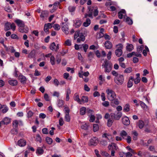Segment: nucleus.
Returning <instances> with one entry per match:
<instances>
[{
	"mask_svg": "<svg viewBox=\"0 0 157 157\" xmlns=\"http://www.w3.org/2000/svg\"><path fill=\"white\" fill-rule=\"evenodd\" d=\"M106 92L107 94L108 98L110 101H113L116 98V94L113 90H111L107 89L106 90Z\"/></svg>",
	"mask_w": 157,
	"mask_h": 157,
	"instance_id": "f257e3e1",
	"label": "nucleus"
},
{
	"mask_svg": "<svg viewBox=\"0 0 157 157\" xmlns=\"http://www.w3.org/2000/svg\"><path fill=\"white\" fill-rule=\"evenodd\" d=\"M115 82L117 85H121L124 82V78L123 75H119L115 77L114 79Z\"/></svg>",
	"mask_w": 157,
	"mask_h": 157,
	"instance_id": "f03ea898",
	"label": "nucleus"
},
{
	"mask_svg": "<svg viewBox=\"0 0 157 157\" xmlns=\"http://www.w3.org/2000/svg\"><path fill=\"white\" fill-rule=\"evenodd\" d=\"M102 66L105 68V72H109L111 70L112 64L108 60H106L104 61Z\"/></svg>",
	"mask_w": 157,
	"mask_h": 157,
	"instance_id": "7ed1b4c3",
	"label": "nucleus"
},
{
	"mask_svg": "<svg viewBox=\"0 0 157 157\" xmlns=\"http://www.w3.org/2000/svg\"><path fill=\"white\" fill-rule=\"evenodd\" d=\"M122 116V113L121 112H116L110 113V117L113 120H119Z\"/></svg>",
	"mask_w": 157,
	"mask_h": 157,
	"instance_id": "20e7f679",
	"label": "nucleus"
},
{
	"mask_svg": "<svg viewBox=\"0 0 157 157\" xmlns=\"http://www.w3.org/2000/svg\"><path fill=\"white\" fill-rule=\"evenodd\" d=\"M5 30L7 31L10 29H11L13 31L15 29L16 26L14 23H11L9 22H7L5 24Z\"/></svg>",
	"mask_w": 157,
	"mask_h": 157,
	"instance_id": "39448f33",
	"label": "nucleus"
},
{
	"mask_svg": "<svg viewBox=\"0 0 157 157\" xmlns=\"http://www.w3.org/2000/svg\"><path fill=\"white\" fill-rule=\"evenodd\" d=\"M98 143V138L96 137H93L90 139L88 142L90 146H96Z\"/></svg>",
	"mask_w": 157,
	"mask_h": 157,
	"instance_id": "423d86ee",
	"label": "nucleus"
},
{
	"mask_svg": "<svg viewBox=\"0 0 157 157\" xmlns=\"http://www.w3.org/2000/svg\"><path fill=\"white\" fill-rule=\"evenodd\" d=\"M122 123L125 126H128L130 124V121L127 116H124L121 119Z\"/></svg>",
	"mask_w": 157,
	"mask_h": 157,
	"instance_id": "0eeeda50",
	"label": "nucleus"
},
{
	"mask_svg": "<svg viewBox=\"0 0 157 157\" xmlns=\"http://www.w3.org/2000/svg\"><path fill=\"white\" fill-rule=\"evenodd\" d=\"M59 44H57L56 45L55 42H53L50 44L49 48L52 51H57L59 48Z\"/></svg>",
	"mask_w": 157,
	"mask_h": 157,
	"instance_id": "6e6552de",
	"label": "nucleus"
},
{
	"mask_svg": "<svg viewBox=\"0 0 157 157\" xmlns=\"http://www.w3.org/2000/svg\"><path fill=\"white\" fill-rule=\"evenodd\" d=\"M62 30L66 34H68L69 33L68 27L67 24L64 23H62Z\"/></svg>",
	"mask_w": 157,
	"mask_h": 157,
	"instance_id": "1a4fd4ad",
	"label": "nucleus"
},
{
	"mask_svg": "<svg viewBox=\"0 0 157 157\" xmlns=\"http://www.w3.org/2000/svg\"><path fill=\"white\" fill-rule=\"evenodd\" d=\"M18 78L21 83L24 84L26 83L27 79L23 75L21 74L19 75L18 76Z\"/></svg>",
	"mask_w": 157,
	"mask_h": 157,
	"instance_id": "9d476101",
	"label": "nucleus"
},
{
	"mask_svg": "<svg viewBox=\"0 0 157 157\" xmlns=\"http://www.w3.org/2000/svg\"><path fill=\"white\" fill-rule=\"evenodd\" d=\"M79 37V38L77 39V42L78 43H79L81 41H84L85 40V38L84 33H80Z\"/></svg>",
	"mask_w": 157,
	"mask_h": 157,
	"instance_id": "9b49d317",
	"label": "nucleus"
},
{
	"mask_svg": "<svg viewBox=\"0 0 157 157\" xmlns=\"http://www.w3.org/2000/svg\"><path fill=\"white\" fill-rule=\"evenodd\" d=\"M48 15V12L46 10H44L42 11L40 15V17L44 19L47 17Z\"/></svg>",
	"mask_w": 157,
	"mask_h": 157,
	"instance_id": "f8f14e48",
	"label": "nucleus"
},
{
	"mask_svg": "<svg viewBox=\"0 0 157 157\" xmlns=\"http://www.w3.org/2000/svg\"><path fill=\"white\" fill-rule=\"evenodd\" d=\"M15 22L17 24L18 26L20 27H24L25 26V24L24 22L20 20H15Z\"/></svg>",
	"mask_w": 157,
	"mask_h": 157,
	"instance_id": "ddd939ff",
	"label": "nucleus"
},
{
	"mask_svg": "<svg viewBox=\"0 0 157 157\" xmlns=\"http://www.w3.org/2000/svg\"><path fill=\"white\" fill-rule=\"evenodd\" d=\"M104 45L105 47L107 49H110L112 47V43L109 41H105Z\"/></svg>",
	"mask_w": 157,
	"mask_h": 157,
	"instance_id": "4468645a",
	"label": "nucleus"
},
{
	"mask_svg": "<svg viewBox=\"0 0 157 157\" xmlns=\"http://www.w3.org/2000/svg\"><path fill=\"white\" fill-rule=\"evenodd\" d=\"M26 141L23 139H20L18 141V144L20 147H23L26 144Z\"/></svg>",
	"mask_w": 157,
	"mask_h": 157,
	"instance_id": "2eb2a0df",
	"label": "nucleus"
},
{
	"mask_svg": "<svg viewBox=\"0 0 157 157\" xmlns=\"http://www.w3.org/2000/svg\"><path fill=\"white\" fill-rule=\"evenodd\" d=\"M109 150L112 149L117 150L118 148L116 144L114 143H112L111 144H109L108 147Z\"/></svg>",
	"mask_w": 157,
	"mask_h": 157,
	"instance_id": "dca6fc26",
	"label": "nucleus"
},
{
	"mask_svg": "<svg viewBox=\"0 0 157 157\" xmlns=\"http://www.w3.org/2000/svg\"><path fill=\"white\" fill-rule=\"evenodd\" d=\"M111 105L113 107L115 106V105H117L119 104V101L117 99H114L113 101H111Z\"/></svg>",
	"mask_w": 157,
	"mask_h": 157,
	"instance_id": "f3484780",
	"label": "nucleus"
},
{
	"mask_svg": "<svg viewBox=\"0 0 157 157\" xmlns=\"http://www.w3.org/2000/svg\"><path fill=\"white\" fill-rule=\"evenodd\" d=\"M8 82L10 85L12 86H16L18 83L17 81L15 79L10 80Z\"/></svg>",
	"mask_w": 157,
	"mask_h": 157,
	"instance_id": "a211bd4d",
	"label": "nucleus"
},
{
	"mask_svg": "<svg viewBox=\"0 0 157 157\" xmlns=\"http://www.w3.org/2000/svg\"><path fill=\"white\" fill-rule=\"evenodd\" d=\"M19 32L22 33H27L29 31V29L28 28L20 27L18 29Z\"/></svg>",
	"mask_w": 157,
	"mask_h": 157,
	"instance_id": "6ab92c4d",
	"label": "nucleus"
},
{
	"mask_svg": "<svg viewBox=\"0 0 157 157\" xmlns=\"http://www.w3.org/2000/svg\"><path fill=\"white\" fill-rule=\"evenodd\" d=\"M126 13V11L124 10H121L120 12L118 13V17L120 19H122L123 18V13L125 14Z\"/></svg>",
	"mask_w": 157,
	"mask_h": 157,
	"instance_id": "aec40b11",
	"label": "nucleus"
},
{
	"mask_svg": "<svg viewBox=\"0 0 157 157\" xmlns=\"http://www.w3.org/2000/svg\"><path fill=\"white\" fill-rule=\"evenodd\" d=\"M92 11H93L92 9H90L89 10V12H88L89 13L86 14L84 17L86 18H87V17H89L91 18H93V14Z\"/></svg>",
	"mask_w": 157,
	"mask_h": 157,
	"instance_id": "412c9836",
	"label": "nucleus"
},
{
	"mask_svg": "<svg viewBox=\"0 0 157 157\" xmlns=\"http://www.w3.org/2000/svg\"><path fill=\"white\" fill-rule=\"evenodd\" d=\"M10 122V119L7 117L5 118L3 121H2V122L3 124H7Z\"/></svg>",
	"mask_w": 157,
	"mask_h": 157,
	"instance_id": "4be33fe9",
	"label": "nucleus"
},
{
	"mask_svg": "<svg viewBox=\"0 0 157 157\" xmlns=\"http://www.w3.org/2000/svg\"><path fill=\"white\" fill-rule=\"evenodd\" d=\"M73 99L77 101L79 103L81 104V100L79 98L78 95L75 94L73 97Z\"/></svg>",
	"mask_w": 157,
	"mask_h": 157,
	"instance_id": "5701e85b",
	"label": "nucleus"
},
{
	"mask_svg": "<svg viewBox=\"0 0 157 157\" xmlns=\"http://www.w3.org/2000/svg\"><path fill=\"white\" fill-rule=\"evenodd\" d=\"M144 125V122L142 120H140L138 122V125L139 128L140 129L142 128Z\"/></svg>",
	"mask_w": 157,
	"mask_h": 157,
	"instance_id": "b1692460",
	"label": "nucleus"
},
{
	"mask_svg": "<svg viewBox=\"0 0 157 157\" xmlns=\"http://www.w3.org/2000/svg\"><path fill=\"white\" fill-rule=\"evenodd\" d=\"M113 120H114L113 119L111 118V117L108 119L107 122V125L109 127H110L112 126L113 122Z\"/></svg>",
	"mask_w": 157,
	"mask_h": 157,
	"instance_id": "393cba45",
	"label": "nucleus"
},
{
	"mask_svg": "<svg viewBox=\"0 0 157 157\" xmlns=\"http://www.w3.org/2000/svg\"><path fill=\"white\" fill-rule=\"evenodd\" d=\"M90 24V20L89 18H87L86 21L83 23V25L85 27H87Z\"/></svg>",
	"mask_w": 157,
	"mask_h": 157,
	"instance_id": "a878e982",
	"label": "nucleus"
},
{
	"mask_svg": "<svg viewBox=\"0 0 157 157\" xmlns=\"http://www.w3.org/2000/svg\"><path fill=\"white\" fill-rule=\"evenodd\" d=\"M80 114L83 115L85 114L86 111V108L85 107H82L80 109Z\"/></svg>",
	"mask_w": 157,
	"mask_h": 157,
	"instance_id": "bb28decb",
	"label": "nucleus"
},
{
	"mask_svg": "<svg viewBox=\"0 0 157 157\" xmlns=\"http://www.w3.org/2000/svg\"><path fill=\"white\" fill-rule=\"evenodd\" d=\"M116 55L118 57L120 56L122 54V50H116L115 51Z\"/></svg>",
	"mask_w": 157,
	"mask_h": 157,
	"instance_id": "cd10ccee",
	"label": "nucleus"
},
{
	"mask_svg": "<svg viewBox=\"0 0 157 157\" xmlns=\"http://www.w3.org/2000/svg\"><path fill=\"white\" fill-rule=\"evenodd\" d=\"M88 101V98L86 96H82L81 100V103H84L87 102Z\"/></svg>",
	"mask_w": 157,
	"mask_h": 157,
	"instance_id": "c85d7f7f",
	"label": "nucleus"
},
{
	"mask_svg": "<svg viewBox=\"0 0 157 157\" xmlns=\"http://www.w3.org/2000/svg\"><path fill=\"white\" fill-rule=\"evenodd\" d=\"M124 112H128L130 110V105L128 104H126L124 107L123 110Z\"/></svg>",
	"mask_w": 157,
	"mask_h": 157,
	"instance_id": "c756f323",
	"label": "nucleus"
},
{
	"mask_svg": "<svg viewBox=\"0 0 157 157\" xmlns=\"http://www.w3.org/2000/svg\"><path fill=\"white\" fill-rule=\"evenodd\" d=\"M133 49V46L132 44H128L126 47V49L129 52L131 51Z\"/></svg>",
	"mask_w": 157,
	"mask_h": 157,
	"instance_id": "7c9ffc66",
	"label": "nucleus"
},
{
	"mask_svg": "<svg viewBox=\"0 0 157 157\" xmlns=\"http://www.w3.org/2000/svg\"><path fill=\"white\" fill-rule=\"evenodd\" d=\"M35 54V52L34 50L30 52L29 54L28 57L29 58H32L33 57Z\"/></svg>",
	"mask_w": 157,
	"mask_h": 157,
	"instance_id": "2f4dec72",
	"label": "nucleus"
},
{
	"mask_svg": "<svg viewBox=\"0 0 157 157\" xmlns=\"http://www.w3.org/2000/svg\"><path fill=\"white\" fill-rule=\"evenodd\" d=\"M46 140L48 144L50 145L52 144L53 142L52 139L48 137H47L46 138Z\"/></svg>",
	"mask_w": 157,
	"mask_h": 157,
	"instance_id": "473e14b6",
	"label": "nucleus"
},
{
	"mask_svg": "<svg viewBox=\"0 0 157 157\" xmlns=\"http://www.w3.org/2000/svg\"><path fill=\"white\" fill-rule=\"evenodd\" d=\"M120 135L123 138H124V137L127 136V133L125 131L123 130L121 131Z\"/></svg>",
	"mask_w": 157,
	"mask_h": 157,
	"instance_id": "72a5a7b5",
	"label": "nucleus"
},
{
	"mask_svg": "<svg viewBox=\"0 0 157 157\" xmlns=\"http://www.w3.org/2000/svg\"><path fill=\"white\" fill-rule=\"evenodd\" d=\"M50 62L51 64L52 65H54L55 64V58L53 56H51L50 57Z\"/></svg>",
	"mask_w": 157,
	"mask_h": 157,
	"instance_id": "f704fd0d",
	"label": "nucleus"
},
{
	"mask_svg": "<svg viewBox=\"0 0 157 157\" xmlns=\"http://www.w3.org/2000/svg\"><path fill=\"white\" fill-rule=\"evenodd\" d=\"M126 21L129 25H132V21L129 17H127L126 19Z\"/></svg>",
	"mask_w": 157,
	"mask_h": 157,
	"instance_id": "c9c22d12",
	"label": "nucleus"
},
{
	"mask_svg": "<svg viewBox=\"0 0 157 157\" xmlns=\"http://www.w3.org/2000/svg\"><path fill=\"white\" fill-rule=\"evenodd\" d=\"M51 25L50 23H48L47 24H45L44 25V32L46 33L48 32V29H49L48 26L47 25Z\"/></svg>",
	"mask_w": 157,
	"mask_h": 157,
	"instance_id": "e433bc0d",
	"label": "nucleus"
},
{
	"mask_svg": "<svg viewBox=\"0 0 157 157\" xmlns=\"http://www.w3.org/2000/svg\"><path fill=\"white\" fill-rule=\"evenodd\" d=\"M101 154L103 156H105L106 157H111L109 154L105 151H101Z\"/></svg>",
	"mask_w": 157,
	"mask_h": 157,
	"instance_id": "4c0bfd02",
	"label": "nucleus"
},
{
	"mask_svg": "<svg viewBox=\"0 0 157 157\" xmlns=\"http://www.w3.org/2000/svg\"><path fill=\"white\" fill-rule=\"evenodd\" d=\"M94 54V53L91 52H89L88 55V57L89 59L90 60L92 58H93Z\"/></svg>",
	"mask_w": 157,
	"mask_h": 157,
	"instance_id": "58836bf2",
	"label": "nucleus"
},
{
	"mask_svg": "<svg viewBox=\"0 0 157 157\" xmlns=\"http://www.w3.org/2000/svg\"><path fill=\"white\" fill-rule=\"evenodd\" d=\"M117 49L116 50H122L123 48V45L121 44H119L116 45Z\"/></svg>",
	"mask_w": 157,
	"mask_h": 157,
	"instance_id": "ea45409f",
	"label": "nucleus"
},
{
	"mask_svg": "<svg viewBox=\"0 0 157 157\" xmlns=\"http://www.w3.org/2000/svg\"><path fill=\"white\" fill-rule=\"evenodd\" d=\"M100 144L103 146H105L107 144V141L105 140H101L100 141Z\"/></svg>",
	"mask_w": 157,
	"mask_h": 157,
	"instance_id": "a19ab883",
	"label": "nucleus"
},
{
	"mask_svg": "<svg viewBox=\"0 0 157 157\" xmlns=\"http://www.w3.org/2000/svg\"><path fill=\"white\" fill-rule=\"evenodd\" d=\"M82 24L81 21L80 20H78L76 21L75 23V27H79Z\"/></svg>",
	"mask_w": 157,
	"mask_h": 157,
	"instance_id": "79ce46f5",
	"label": "nucleus"
},
{
	"mask_svg": "<svg viewBox=\"0 0 157 157\" xmlns=\"http://www.w3.org/2000/svg\"><path fill=\"white\" fill-rule=\"evenodd\" d=\"M79 31H77L75 32L74 35V39H76L78 37H79L80 34Z\"/></svg>",
	"mask_w": 157,
	"mask_h": 157,
	"instance_id": "37998d69",
	"label": "nucleus"
},
{
	"mask_svg": "<svg viewBox=\"0 0 157 157\" xmlns=\"http://www.w3.org/2000/svg\"><path fill=\"white\" fill-rule=\"evenodd\" d=\"M140 105L144 109H145L147 108V106L142 101H140Z\"/></svg>",
	"mask_w": 157,
	"mask_h": 157,
	"instance_id": "c03bdc74",
	"label": "nucleus"
},
{
	"mask_svg": "<svg viewBox=\"0 0 157 157\" xmlns=\"http://www.w3.org/2000/svg\"><path fill=\"white\" fill-rule=\"evenodd\" d=\"M64 104V101L62 100H59L58 101V106L60 107H62Z\"/></svg>",
	"mask_w": 157,
	"mask_h": 157,
	"instance_id": "a18cd8bd",
	"label": "nucleus"
},
{
	"mask_svg": "<svg viewBox=\"0 0 157 157\" xmlns=\"http://www.w3.org/2000/svg\"><path fill=\"white\" fill-rule=\"evenodd\" d=\"M93 128L94 131V132L97 131L99 129V126L97 124H94L93 125Z\"/></svg>",
	"mask_w": 157,
	"mask_h": 157,
	"instance_id": "49530a36",
	"label": "nucleus"
},
{
	"mask_svg": "<svg viewBox=\"0 0 157 157\" xmlns=\"http://www.w3.org/2000/svg\"><path fill=\"white\" fill-rule=\"evenodd\" d=\"M4 40L3 38H0V43L3 44V45L4 46L5 48H6V50H8V48L4 44Z\"/></svg>",
	"mask_w": 157,
	"mask_h": 157,
	"instance_id": "de8ad7c7",
	"label": "nucleus"
},
{
	"mask_svg": "<svg viewBox=\"0 0 157 157\" xmlns=\"http://www.w3.org/2000/svg\"><path fill=\"white\" fill-rule=\"evenodd\" d=\"M144 45H141L139 47H138L137 48V52L139 53H141L142 52V50L144 48Z\"/></svg>",
	"mask_w": 157,
	"mask_h": 157,
	"instance_id": "09e8293b",
	"label": "nucleus"
},
{
	"mask_svg": "<svg viewBox=\"0 0 157 157\" xmlns=\"http://www.w3.org/2000/svg\"><path fill=\"white\" fill-rule=\"evenodd\" d=\"M64 111L65 112V113L66 114H69L70 112V110L68 107H67V106L65 105L64 106Z\"/></svg>",
	"mask_w": 157,
	"mask_h": 157,
	"instance_id": "8fccbe9b",
	"label": "nucleus"
},
{
	"mask_svg": "<svg viewBox=\"0 0 157 157\" xmlns=\"http://www.w3.org/2000/svg\"><path fill=\"white\" fill-rule=\"evenodd\" d=\"M75 9V7L74 6H70L68 7V10L70 12H74Z\"/></svg>",
	"mask_w": 157,
	"mask_h": 157,
	"instance_id": "3c124183",
	"label": "nucleus"
},
{
	"mask_svg": "<svg viewBox=\"0 0 157 157\" xmlns=\"http://www.w3.org/2000/svg\"><path fill=\"white\" fill-rule=\"evenodd\" d=\"M88 125L86 123L83 124L81 126V128L85 130H87L88 128Z\"/></svg>",
	"mask_w": 157,
	"mask_h": 157,
	"instance_id": "603ef678",
	"label": "nucleus"
},
{
	"mask_svg": "<svg viewBox=\"0 0 157 157\" xmlns=\"http://www.w3.org/2000/svg\"><path fill=\"white\" fill-rule=\"evenodd\" d=\"M36 141L39 142L40 143L41 142V138L40 135L38 134L36 135Z\"/></svg>",
	"mask_w": 157,
	"mask_h": 157,
	"instance_id": "864d4df0",
	"label": "nucleus"
},
{
	"mask_svg": "<svg viewBox=\"0 0 157 157\" xmlns=\"http://www.w3.org/2000/svg\"><path fill=\"white\" fill-rule=\"evenodd\" d=\"M82 48L84 52H87V50L88 48V45L87 44H83Z\"/></svg>",
	"mask_w": 157,
	"mask_h": 157,
	"instance_id": "5fc2aeb1",
	"label": "nucleus"
},
{
	"mask_svg": "<svg viewBox=\"0 0 157 157\" xmlns=\"http://www.w3.org/2000/svg\"><path fill=\"white\" fill-rule=\"evenodd\" d=\"M133 84V81H131V80H129L127 83V87L130 88L132 86Z\"/></svg>",
	"mask_w": 157,
	"mask_h": 157,
	"instance_id": "6e6d98bb",
	"label": "nucleus"
},
{
	"mask_svg": "<svg viewBox=\"0 0 157 157\" xmlns=\"http://www.w3.org/2000/svg\"><path fill=\"white\" fill-rule=\"evenodd\" d=\"M102 105L105 107H108L109 105V102L108 101H105L102 103Z\"/></svg>",
	"mask_w": 157,
	"mask_h": 157,
	"instance_id": "4d7b16f0",
	"label": "nucleus"
},
{
	"mask_svg": "<svg viewBox=\"0 0 157 157\" xmlns=\"http://www.w3.org/2000/svg\"><path fill=\"white\" fill-rule=\"evenodd\" d=\"M65 119L67 122H69L70 121V118L69 114H66L65 117Z\"/></svg>",
	"mask_w": 157,
	"mask_h": 157,
	"instance_id": "13d9d810",
	"label": "nucleus"
},
{
	"mask_svg": "<svg viewBox=\"0 0 157 157\" xmlns=\"http://www.w3.org/2000/svg\"><path fill=\"white\" fill-rule=\"evenodd\" d=\"M110 136V135L109 134L107 133H104L102 135V137L103 138H105L108 140H109V138H108V137Z\"/></svg>",
	"mask_w": 157,
	"mask_h": 157,
	"instance_id": "bf43d9fd",
	"label": "nucleus"
},
{
	"mask_svg": "<svg viewBox=\"0 0 157 157\" xmlns=\"http://www.w3.org/2000/svg\"><path fill=\"white\" fill-rule=\"evenodd\" d=\"M18 121L17 120H15L13 121V125L14 127L16 128L18 127Z\"/></svg>",
	"mask_w": 157,
	"mask_h": 157,
	"instance_id": "052dcab7",
	"label": "nucleus"
},
{
	"mask_svg": "<svg viewBox=\"0 0 157 157\" xmlns=\"http://www.w3.org/2000/svg\"><path fill=\"white\" fill-rule=\"evenodd\" d=\"M53 27L54 28L55 30H59L60 29V26L58 24H55L53 25Z\"/></svg>",
	"mask_w": 157,
	"mask_h": 157,
	"instance_id": "680f3d73",
	"label": "nucleus"
},
{
	"mask_svg": "<svg viewBox=\"0 0 157 157\" xmlns=\"http://www.w3.org/2000/svg\"><path fill=\"white\" fill-rule=\"evenodd\" d=\"M92 9L93 11H92V13H93V14L94 16L96 17L98 15V11L97 9Z\"/></svg>",
	"mask_w": 157,
	"mask_h": 157,
	"instance_id": "e2e57ef3",
	"label": "nucleus"
},
{
	"mask_svg": "<svg viewBox=\"0 0 157 157\" xmlns=\"http://www.w3.org/2000/svg\"><path fill=\"white\" fill-rule=\"evenodd\" d=\"M33 114V113L31 111H29L27 113V116L29 118L31 117Z\"/></svg>",
	"mask_w": 157,
	"mask_h": 157,
	"instance_id": "0e129e2a",
	"label": "nucleus"
},
{
	"mask_svg": "<svg viewBox=\"0 0 157 157\" xmlns=\"http://www.w3.org/2000/svg\"><path fill=\"white\" fill-rule=\"evenodd\" d=\"M132 70V68L131 67H128L125 70L124 72L126 73H130L131 72Z\"/></svg>",
	"mask_w": 157,
	"mask_h": 157,
	"instance_id": "69168bd1",
	"label": "nucleus"
},
{
	"mask_svg": "<svg viewBox=\"0 0 157 157\" xmlns=\"http://www.w3.org/2000/svg\"><path fill=\"white\" fill-rule=\"evenodd\" d=\"M86 112L88 113L89 115H92V113L93 112V111L92 110H91L89 108H87L86 109Z\"/></svg>",
	"mask_w": 157,
	"mask_h": 157,
	"instance_id": "338daca9",
	"label": "nucleus"
},
{
	"mask_svg": "<svg viewBox=\"0 0 157 157\" xmlns=\"http://www.w3.org/2000/svg\"><path fill=\"white\" fill-rule=\"evenodd\" d=\"M37 151L38 153L40 154H42L44 152V151L43 149L41 148H38L37 149Z\"/></svg>",
	"mask_w": 157,
	"mask_h": 157,
	"instance_id": "774afa93",
	"label": "nucleus"
}]
</instances>
